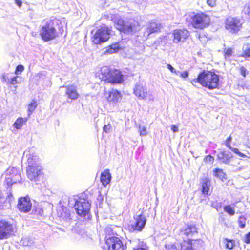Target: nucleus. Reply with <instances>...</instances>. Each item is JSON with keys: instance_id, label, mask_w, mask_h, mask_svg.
<instances>
[{"instance_id": "obj_1", "label": "nucleus", "mask_w": 250, "mask_h": 250, "mask_svg": "<svg viewBox=\"0 0 250 250\" xmlns=\"http://www.w3.org/2000/svg\"><path fill=\"white\" fill-rule=\"evenodd\" d=\"M219 81V76L214 72L203 70L198 74L197 78L191 80V82L194 86L198 83L203 86L211 90L218 86Z\"/></svg>"}, {"instance_id": "obj_2", "label": "nucleus", "mask_w": 250, "mask_h": 250, "mask_svg": "<svg viewBox=\"0 0 250 250\" xmlns=\"http://www.w3.org/2000/svg\"><path fill=\"white\" fill-rule=\"evenodd\" d=\"M39 34L42 40L48 42L55 39L58 36L52 21H43L40 25Z\"/></svg>"}, {"instance_id": "obj_3", "label": "nucleus", "mask_w": 250, "mask_h": 250, "mask_svg": "<svg viewBox=\"0 0 250 250\" xmlns=\"http://www.w3.org/2000/svg\"><path fill=\"white\" fill-rule=\"evenodd\" d=\"M75 202L74 208L77 214L81 217H85L88 215L91 207V204L89 201L82 196L76 198H70L69 199V204L73 205Z\"/></svg>"}, {"instance_id": "obj_4", "label": "nucleus", "mask_w": 250, "mask_h": 250, "mask_svg": "<svg viewBox=\"0 0 250 250\" xmlns=\"http://www.w3.org/2000/svg\"><path fill=\"white\" fill-rule=\"evenodd\" d=\"M105 242L108 250H125V246L121 239L115 236L112 228L108 227L105 229Z\"/></svg>"}, {"instance_id": "obj_5", "label": "nucleus", "mask_w": 250, "mask_h": 250, "mask_svg": "<svg viewBox=\"0 0 250 250\" xmlns=\"http://www.w3.org/2000/svg\"><path fill=\"white\" fill-rule=\"evenodd\" d=\"M189 16L192 20L191 23L195 28L203 29L208 26L210 22L209 17L203 13L197 14L193 13Z\"/></svg>"}, {"instance_id": "obj_6", "label": "nucleus", "mask_w": 250, "mask_h": 250, "mask_svg": "<svg viewBox=\"0 0 250 250\" xmlns=\"http://www.w3.org/2000/svg\"><path fill=\"white\" fill-rule=\"evenodd\" d=\"M101 71L104 77L110 83H119L123 81V75L119 70L111 71L108 67L104 66L101 68Z\"/></svg>"}, {"instance_id": "obj_7", "label": "nucleus", "mask_w": 250, "mask_h": 250, "mask_svg": "<svg viewBox=\"0 0 250 250\" xmlns=\"http://www.w3.org/2000/svg\"><path fill=\"white\" fill-rule=\"evenodd\" d=\"M134 93L139 99L153 101L154 96L152 91L147 90L146 87L140 83H137L134 88Z\"/></svg>"}, {"instance_id": "obj_8", "label": "nucleus", "mask_w": 250, "mask_h": 250, "mask_svg": "<svg viewBox=\"0 0 250 250\" xmlns=\"http://www.w3.org/2000/svg\"><path fill=\"white\" fill-rule=\"evenodd\" d=\"M15 232L14 225L5 220H0V239H5L13 235Z\"/></svg>"}, {"instance_id": "obj_9", "label": "nucleus", "mask_w": 250, "mask_h": 250, "mask_svg": "<svg viewBox=\"0 0 250 250\" xmlns=\"http://www.w3.org/2000/svg\"><path fill=\"white\" fill-rule=\"evenodd\" d=\"M134 222L132 224L133 230L141 231L146 223V211L139 210L134 216Z\"/></svg>"}, {"instance_id": "obj_10", "label": "nucleus", "mask_w": 250, "mask_h": 250, "mask_svg": "<svg viewBox=\"0 0 250 250\" xmlns=\"http://www.w3.org/2000/svg\"><path fill=\"white\" fill-rule=\"evenodd\" d=\"M116 28L121 32L129 34L137 30L138 23L135 21H125L120 19L116 24Z\"/></svg>"}, {"instance_id": "obj_11", "label": "nucleus", "mask_w": 250, "mask_h": 250, "mask_svg": "<svg viewBox=\"0 0 250 250\" xmlns=\"http://www.w3.org/2000/svg\"><path fill=\"white\" fill-rule=\"evenodd\" d=\"M109 31L107 27H102L96 31L93 36L92 41L95 44H100L109 38Z\"/></svg>"}, {"instance_id": "obj_12", "label": "nucleus", "mask_w": 250, "mask_h": 250, "mask_svg": "<svg viewBox=\"0 0 250 250\" xmlns=\"http://www.w3.org/2000/svg\"><path fill=\"white\" fill-rule=\"evenodd\" d=\"M241 26L240 21L236 18L229 17L226 20L225 27L230 32L235 33L238 32Z\"/></svg>"}, {"instance_id": "obj_13", "label": "nucleus", "mask_w": 250, "mask_h": 250, "mask_svg": "<svg viewBox=\"0 0 250 250\" xmlns=\"http://www.w3.org/2000/svg\"><path fill=\"white\" fill-rule=\"evenodd\" d=\"M42 169L41 165L28 166L27 167V177L31 181H38L42 174Z\"/></svg>"}, {"instance_id": "obj_14", "label": "nucleus", "mask_w": 250, "mask_h": 250, "mask_svg": "<svg viewBox=\"0 0 250 250\" xmlns=\"http://www.w3.org/2000/svg\"><path fill=\"white\" fill-rule=\"evenodd\" d=\"M197 234V228L196 226L188 224L180 229L179 235L183 239H187Z\"/></svg>"}, {"instance_id": "obj_15", "label": "nucleus", "mask_w": 250, "mask_h": 250, "mask_svg": "<svg viewBox=\"0 0 250 250\" xmlns=\"http://www.w3.org/2000/svg\"><path fill=\"white\" fill-rule=\"evenodd\" d=\"M189 35L188 31L185 29H175L172 33L173 42L178 43L180 42H184Z\"/></svg>"}, {"instance_id": "obj_16", "label": "nucleus", "mask_w": 250, "mask_h": 250, "mask_svg": "<svg viewBox=\"0 0 250 250\" xmlns=\"http://www.w3.org/2000/svg\"><path fill=\"white\" fill-rule=\"evenodd\" d=\"M32 203L28 196L21 197L18 200L17 208L20 212L27 213L31 209Z\"/></svg>"}, {"instance_id": "obj_17", "label": "nucleus", "mask_w": 250, "mask_h": 250, "mask_svg": "<svg viewBox=\"0 0 250 250\" xmlns=\"http://www.w3.org/2000/svg\"><path fill=\"white\" fill-rule=\"evenodd\" d=\"M24 154H26V157L27 158L28 166L41 165L39 158L33 149L25 151Z\"/></svg>"}, {"instance_id": "obj_18", "label": "nucleus", "mask_w": 250, "mask_h": 250, "mask_svg": "<svg viewBox=\"0 0 250 250\" xmlns=\"http://www.w3.org/2000/svg\"><path fill=\"white\" fill-rule=\"evenodd\" d=\"M6 174L7 175H9L10 176L9 177L7 178V180H8L9 179H10L11 182H12V183H16L18 182H20L21 180V176L20 172L17 168L15 167H9L6 171Z\"/></svg>"}, {"instance_id": "obj_19", "label": "nucleus", "mask_w": 250, "mask_h": 250, "mask_svg": "<svg viewBox=\"0 0 250 250\" xmlns=\"http://www.w3.org/2000/svg\"><path fill=\"white\" fill-rule=\"evenodd\" d=\"M162 25L160 23L154 21H151L147 25V30L146 33L148 36L151 33L160 31Z\"/></svg>"}, {"instance_id": "obj_20", "label": "nucleus", "mask_w": 250, "mask_h": 250, "mask_svg": "<svg viewBox=\"0 0 250 250\" xmlns=\"http://www.w3.org/2000/svg\"><path fill=\"white\" fill-rule=\"evenodd\" d=\"M232 155L229 152L221 151L217 154V158L220 162L224 164H229Z\"/></svg>"}, {"instance_id": "obj_21", "label": "nucleus", "mask_w": 250, "mask_h": 250, "mask_svg": "<svg viewBox=\"0 0 250 250\" xmlns=\"http://www.w3.org/2000/svg\"><path fill=\"white\" fill-rule=\"evenodd\" d=\"M109 102L116 103L121 99V95L120 92L117 90L112 89L109 92L108 96L106 97Z\"/></svg>"}, {"instance_id": "obj_22", "label": "nucleus", "mask_w": 250, "mask_h": 250, "mask_svg": "<svg viewBox=\"0 0 250 250\" xmlns=\"http://www.w3.org/2000/svg\"><path fill=\"white\" fill-rule=\"evenodd\" d=\"M111 179V175L108 169H106L102 172L100 181L103 185L105 186L109 183Z\"/></svg>"}, {"instance_id": "obj_23", "label": "nucleus", "mask_w": 250, "mask_h": 250, "mask_svg": "<svg viewBox=\"0 0 250 250\" xmlns=\"http://www.w3.org/2000/svg\"><path fill=\"white\" fill-rule=\"evenodd\" d=\"M202 193L204 195H208L210 190V181L207 178L202 180Z\"/></svg>"}, {"instance_id": "obj_24", "label": "nucleus", "mask_w": 250, "mask_h": 250, "mask_svg": "<svg viewBox=\"0 0 250 250\" xmlns=\"http://www.w3.org/2000/svg\"><path fill=\"white\" fill-rule=\"evenodd\" d=\"M66 93L68 97L71 99H76L78 97L76 88L73 85H71L67 87Z\"/></svg>"}, {"instance_id": "obj_25", "label": "nucleus", "mask_w": 250, "mask_h": 250, "mask_svg": "<svg viewBox=\"0 0 250 250\" xmlns=\"http://www.w3.org/2000/svg\"><path fill=\"white\" fill-rule=\"evenodd\" d=\"M213 176L224 182L227 179L226 174L222 169L217 168L213 170Z\"/></svg>"}, {"instance_id": "obj_26", "label": "nucleus", "mask_w": 250, "mask_h": 250, "mask_svg": "<svg viewBox=\"0 0 250 250\" xmlns=\"http://www.w3.org/2000/svg\"><path fill=\"white\" fill-rule=\"evenodd\" d=\"M191 238L183 239V242L180 244L181 250H192Z\"/></svg>"}, {"instance_id": "obj_27", "label": "nucleus", "mask_w": 250, "mask_h": 250, "mask_svg": "<svg viewBox=\"0 0 250 250\" xmlns=\"http://www.w3.org/2000/svg\"><path fill=\"white\" fill-rule=\"evenodd\" d=\"M14 197L12 193L9 191L7 193V196L6 199L4 198V200L3 201L4 208H8L11 206V202L13 200Z\"/></svg>"}, {"instance_id": "obj_28", "label": "nucleus", "mask_w": 250, "mask_h": 250, "mask_svg": "<svg viewBox=\"0 0 250 250\" xmlns=\"http://www.w3.org/2000/svg\"><path fill=\"white\" fill-rule=\"evenodd\" d=\"M192 250H201L202 247V241L200 240H193L191 238Z\"/></svg>"}, {"instance_id": "obj_29", "label": "nucleus", "mask_w": 250, "mask_h": 250, "mask_svg": "<svg viewBox=\"0 0 250 250\" xmlns=\"http://www.w3.org/2000/svg\"><path fill=\"white\" fill-rule=\"evenodd\" d=\"M119 49V46L118 43L111 45L109 48L106 50L104 53L106 54H112L116 52Z\"/></svg>"}, {"instance_id": "obj_30", "label": "nucleus", "mask_w": 250, "mask_h": 250, "mask_svg": "<svg viewBox=\"0 0 250 250\" xmlns=\"http://www.w3.org/2000/svg\"><path fill=\"white\" fill-rule=\"evenodd\" d=\"M37 106L36 101H32L28 105V117H29L30 115L32 113L33 111L35 109Z\"/></svg>"}, {"instance_id": "obj_31", "label": "nucleus", "mask_w": 250, "mask_h": 250, "mask_svg": "<svg viewBox=\"0 0 250 250\" xmlns=\"http://www.w3.org/2000/svg\"><path fill=\"white\" fill-rule=\"evenodd\" d=\"M21 243L24 246H30L34 243V240L29 237H25L21 241Z\"/></svg>"}, {"instance_id": "obj_32", "label": "nucleus", "mask_w": 250, "mask_h": 250, "mask_svg": "<svg viewBox=\"0 0 250 250\" xmlns=\"http://www.w3.org/2000/svg\"><path fill=\"white\" fill-rule=\"evenodd\" d=\"M224 211L230 215H233L235 214L234 208L230 205H226L224 207Z\"/></svg>"}, {"instance_id": "obj_33", "label": "nucleus", "mask_w": 250, "mask_h": 250, "mask_svg": "<svg viewBox=\"0 0 250 250\" xmlns=\"http://www.w3.org/2000/svg\"><path fill=\"white\" fill-rule=\"evenodd\" d=\"M28 118V117L25 118L19 117L17 119L13 125H21L25 124L27 121Z\"/></svg>"}, {"instance_id": "obj_34", "label": "nucleus", "mask_w": 250, "mask_h": 250, "mask_svg": "<svg viewBox=\"0 0 250 250\" xmlns=\"http://www.w3.org/2000/svg\"><path fill=\"white\" fill-rule=\"evenodd\" d=\"M21 81V78L20 77H11V79H10V84L14 85L16 83H20Z\"/></svg>"}, {"instance_id": "obj_35", "label": "nucleus", "mask_w": 250, "mask_h": 250, "mask_svg": "<svg viewBox=\"0 0 250 250\" xmlns=\"http://www.w3.org/2000/svg\"><path fill=\"white\" fill-rule=\"evenodd\" d=\"M138 127V131L141 136H145L147 134V131L145 126H136Z\"/></svg>"}, {"instance_id": "obj_36", "label": "nucleus", "mask_w": 250, "mask_h": 250, "mask_svg": "<svg viewBox=\"0 0 250 250\" xmlns=\"http://www.w3.org/2000/svg\"><path fill=\"white\" fill-rule=\"evenodd\" d=\"M165 247L166 250H176L177 249V246L172 243L166 244Z\"/></svg>"}, {"instance_id": "obj_37", "label": "nucleus", "mask_w": 250, "mask_h": 250, "mask_svg": "<svg viewBox=\"0 0 250 250\" xmlns=\"http://www.w3.org/2000/svg\"><path fill=\"white\" fill-rule=\"evenodd\" d=\"M46 76V71H41L39 73L36 74L35 76V79L37 80H39L40 79H44Z\"/></svg>"}, {"instance_id": "obj_38", "label": "nucleus", "mask_w": 250, "mask_h": 250, "mask_svg": "<svg viewBox=\"0 0 250 250\" xmlns=\"http://www.w3.org/2000/svg\"><path fill=\"white\" fill-rule=\"evenodd\" d=\"M246 219L243 216H240L238 219L239 226L241 228H244L246 225Z\"/></svg>"}, {"instance_id": "obj_39", "label": "nucleus", "mask_w": 250, "mask_h": 250, "mask_svg": "<svg viewBox=\"0 0 250 250\" xmlns=\"http://www.w3.org/2000/svg\"><path fill=\"white\" fill-rule=\"evenodd\" d=\"M24 66L22 65H19L16 67L15 73L16 75L21 74V73L24 70Z\"/></svg>"}, {"instance_id": "obj_40", "label": "nucleus", "mask_w": 250, "mask_h": 250, "mask_svg": "<svg viewBox=\"0 0 250 250\" xmlns=\"http://www.w3.org/2000/svg\"><path fill=\"white\" fill-rule=\"evenodd\" d=\"M230 149L240 157H246V155H245L243 153H241L240 151H239V150L237 148L231 147V149Z\"/></svg>"}, {"instance_id": "obj_41", "label": "nucleus", "mask_w": 250, "mask_h": 250, "mask_svg": "<svg viewBox=\"0 0 250 250\" xmlns=\"http://www.w3.org/2000/svg\"><path fill=\"white\" fill-rule=\"evenodd\" d=\"M226 240L227 241V243L226 244V248L229 250L232 249L234 246L233 242L232 241H229L227 239Z\"/></svg>"}, {"instance_id": "obj_42", "label": "nucleus", "mask_w": 250, "mask_h": 250, "mask_svg": "<svg viewBox=\"0 0 250 250\" xmlns=\"http://www.w3.org/2000/svg\"><path fill=\"white\" fill-rule=\"evenodd\" d=\"M167 68L168 69H169L171 73H174L176 74V75H178V74L179 73V71H176L174 67H173L170 64H167Z\"/></svg>"}, {"instance_id": "obj_43", "label": "nucleus", "mask_w": 250, "mask_h": 250, "mask_svg": "<svg viewBox=\"0 0 250 250\" xmlns=\"http://www.w3.org/2000/svg\"><path fill=\"white\" fill-rule=\"evenodd\" d=\"M244 53L247 57H250V45H247L243 48Z\"/></svg>"}, {"instance_id": "obj_44", "label": "nucleus", "mask_w": 250, "mask_h": 250, "mask_svg": "<svg viewBox=\"0 0 250 250\" xmlns=\"http://www.w3.org/2000/svg\"><path fill=\"white\" fill-rule=\"evenodd\" d=\"M4 200V197L2 194L0 193V210L5 209L3 201Z\"/></svg>"}, {"instance_id": "obj_45", "label": "nucleus", "mask_w": 250, "mask_h": 250, "mask_svg": "<svg viewBox=\"0 0 250 250\" xmlns=\"http://www.w3.org/2000/svg\"><path fill=\"white\" fill-rule=\"evenodd\" d=\"M178 75H180V76L181 78H188V77L189 73L187 71H184V72H182L179 71Z\"/></svg>"}, {"instance_id": "obj_46", "label": "nucleus", "mask_w": 250, "mask_h": 250, "mask_svg": "<svg viewBox=\"0 0 250 250\" xmlns=\"http://www.w3.org/2000/svg\"><path fill=\"white\" fill-rule=\"evenodd\" d=\"M231 140H232V138L230 136H229L228 139H227L226 141V143H225V145L226 146L228 147L229 148V149H231V146H230V143L231 142Z\"/></svg>"}, {"instance_id": "obj_47", "label": "nucleus", "mask_w": 250, "mask_h": 250, "mask_svg": "<svg viewBox=\"0 0 250 250\" xmlns=\"http://www.w3.org/2000/svg\"><path fill=\"white\" fill-rule=\"evenodd\" d=\"M10 79H11V77H9L8 76V74H3V80L7 83H10Z\"/></svg>"}, {"instance_id": "obj_48", "label": "nucleus", "mask_w": 250, "mask_h": 250, "mask_svg": "<svg viewBox=\"0 0 250 250\" xmlns=\"http://www.w3.org/2000/svg\"><path fill=\"white\" fill-rule=\"evenodd\" d=\"M241 74L244 77H245L246 76V74L248 73V71L246 68L243 66L241 67L240 69Z\"/></svg>"}, {"instance_id": "obj_49", "label": "nucleus", "mask_w": 250, "mask_h": 250, "mask_svg": "<svg viewBox=\"0 0 250 250\" xmlns=\"http://www.w3.org/2000/svg\"><path fill=\"white\" fill-rule=\"evenodd\" d=\"M217 0H207V4L210 7H214L216 5Z\"/></svg>"}, {"instance_id": "obj_50", "label": "nucleus", "mask_w": 250, "mask_h": 250, "mask_svg": "<svg viewBox=\"0 0 250 250\" xmlns=\"http://www.w3.org/2000/svg\"><path fill=\"white\" fill-rule=\"evenodd\" d=\"M43 210L40 208H37L35 209V213L38 215H42L43 214Z\"/></svg>"}, {"instance_id": "obj_51", "label": "nucleus", "mask_w": 250, "mask_h": 250, "mask_svg": "<svg viewBox=\"0 0 250 250\" xmlns=\"http://www.w3.org/2000/svg\"><path fill=\"white\" fill-rule=\"evenodd\" d=\"M232 54V49L231 48H228L225 51V56L226 58L227 57H230Z\"/></svg>"}, {"instance_id": "obj_52", "label": "nucleus", "mask_w": 250, "mask_h": 250, "mask_svg": "<svg viewBox=\"0 0 250 250\" xmlns=\"http://www.w3.org/2000/svg\"><path fill=\"white\" fill-rule=\"evenodd\" d=\"M205 160L206 161V162H210V163H212L214 161V158L213 157H212V156L211 155H207L205 158Z\"/></svg>"}, {"instance_id": "obj_53", "label": "nucleus", "mask_w": 250, "mask_h": 250, "mask_svg": "<svg viewBox=\"0 0 250 250\" xmlns=\"http://www.w3.org/2000/svg\"><path fill=\"white\" fill-rule=\"evenodd\" d=\"M111 129V126H104L103 127V131L106 133L110 132Z\"/></svg>"}, {"instance_id": "obj_54", "label": "nucleus", "mask_w": 250, "mask_h": 250, "mask_svg": "<svg viewBox=\"0 0 250 250\" xmlns=\"http://www.w3.org/2000/svg\"><path fill=\"white\" fill-rule=\"evenodd\" d=\"M244 242L247 244H250V231L246 235Z\"/></svg>"}, {"instance_id": "obj_55", "label": "nucleus", "mask_w": 250, "mask_h": 250, "mask_svg": "<svg viewBox=\"0 0 250 250\" xmlns=\"http://www.w3.org/2000/svg\"><path fill=\"white\" fill-rule=\"evenodd\" d=\"M170 129L173 132H177L178 131V126H170Z\"/></svg>"}, {"instance_id": "obj_56", "label": "nucleus", "mask_w": 250, "mask_h": 250, "mask_svg": "<svg viewBox=\"0 0 250 250\" xmlns=\"http://www.w3.org/2000/svg\"><path fill=\"white\" fill-rule=\"evenodd\" d=\"M15 3L19 6L21 7L22 5V1L21 0H15Z\"/></svg>"}, {"instance_id": "obj_57", "label": "nucleus", "mask_w": 250, "mask_h": 250, "mask_svg": "<svg viewBox=\"0 0 250 250\" xmlns=\"http://www.w3.org/2000/svg\"><path fill=\"white\" fill-rule=\"evenodd\" d=\"M21 126H18V125H16V126H12V127L13 129H12V128H11L10 129H11V130L12 131H14L15 130H17V129H20L21 128Z\"/></svg>"}, {"instance_id": "obj_58", "label": "nucleus", "mask_w": 250, "mask_h": 250, "mask_svg": "<svg viewBox=\"0 0 250 250\" xmlns=\"http://www.w3.org/2000/svg\"><path fill=\"white\" fill-rule=\"evenodd\" d=\"M133 250H148L147 248L145 247H139L137 248H135Z\"/></svg>"}, {"instance_id": "obj_59", "label": "nucleus", "mask_w": 250, "mask_h": 250, "mask_svg": "<svg viewBox=\"0 0 250 250\" xmlns=\"http://www.w3.org/2000/svg\"><path fill=\"white\" fill-rule=\"evenodd\" d=\"M246 12L247 14L250 17V3L249 4L247 7Z\"/></svg>"}, {"instance_id": "obj_60", "label": "nucleus", "mask_w": 250, "mask_h": 250, "mask_svg": "<svg viewBox=\"0 0 250 250\" xmlns=\"http://www.w3.org/2000/svg\"><path fill=\"white\" fill-rule=\"evenodd\" d=\"M167 37L165 36H162L159 38V39L161 40V41H162L163 40H164Z\"/></svg>"}, {"instance_id": "obj_61", "label": "nucleus", "mask_w": 250, "mask_h": 250, "mask_svg": "<svg viewBox=\"0 0 250 250\" xmlns=\"http://www.w3.org/2000/svg\"><path fill=\"white\" fill-rule=\"evenodd\" d=\"M201 35H198V39L201 40Z\"/></svg>"}, {"instance_id": "obj_62", "label": "nucleus", "mask_w": 250, "mask_h": 250, "mask_svg": "<svg viewBox=\"0 0 250 250\" xmlns=\"http://www.w3.org/2000/svg\"><path fill=\"white\" fill-rule=\"evenodd\" d=\"M159 42V40H157V41L155 42Z\"/></svg>"}]
</instances>
